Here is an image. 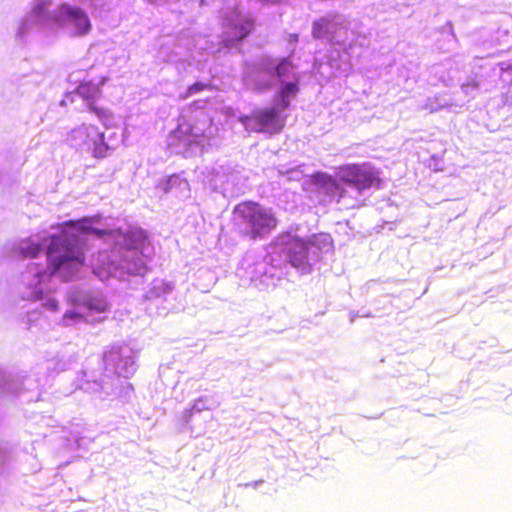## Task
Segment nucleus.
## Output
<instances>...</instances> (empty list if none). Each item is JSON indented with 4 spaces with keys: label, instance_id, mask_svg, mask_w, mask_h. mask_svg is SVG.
Returning a JSON list of instances; mask_svg holds the SVG:
<instances>
[{
    "label": "nucleus",
    "instance_id": "obj_1",
    "mask_svg": "<svg viewBox=\"0 0 512 512\" xmlns=\"http://www.w3.org/2000/svg\"><path fill=\"white\" fill-rule=\"evenodd\" d=\"M235 220L245 226L243 232L252 240L264 238L278 226V219L272 210L257 201L245 200L233 209Z\"/></svg>",
    "mask_w": 512,
    "mask_h": 512
},
{
    "label": "nucleus",
    "instance_id": "obj_2",
    "mask_svg": "<svg viewBox=\"0 0 512 512\" xmlns=\"http://www.w3.org/2000/svg\"><path fill=\"white\" fill-rule=\"evenodd\" d=\"M379 171L369 162L343 164L336 168L335 176L319 174L322 182L339 189V182L358 192L380 189L383 181Z\"/></svg>",
    "mask_w": 512,
    "mask_h": 512
},
{
    "label": "nucleus",
    "instance_id": "obj_3",
    "mask_svg": "<svg viewBox=\"0 0 512 512\" xmlns=\"http://www.w3.org/2000/svg\"><path fill=\"white\" fill-rule=\"evenodd\" d=\"M239 121L249 132L254 133H280L286 122V117L274 107H268L253 112L251 115L239 117Z\"/></svg>",
    "mask_w": 512,
    "mask_h": 512
},
{
    "label": "nucleus",
    "instance_id": "obj_4",
    "mask_svg": "<svg viewBox=\"0 0 512 512\" xmlns=\"http://www.w3.org/2000/svg\"><path fill=\"white\" fill-rule=\"evenodd\" d=\"M47 255L53 266L51 272H56L67 262H84V253L77 245L71 244L67 239L58 236H51V241L47 249Z\"/></svg>",
    "mask_w": 512,
    "mask_h": 512
},
{
    "label": "nucleus",
    "instance_id": "obj_5",
    "mask_svg": "<svg viewBox=\"0 0 512 512\" xmlns=\"http://www.w3.org/2000/svg\"><path fill=\"white\" fill-rule=\"evenodd\" d=\"M54 21L60 25L72 21L79 36L86 35L92 28L89 17L82 8L67 4L58 7L54 14Z\"/></svg>",
    "mask_w": 512,
    "mask_h": 512
},
{
    "label": "nucleus",
    "instance_id": "obj_6",
    "mask_svg": "<svg viewBox=\"0 0 512 512\" xmlns=\"http://www.w3.org/2000/svg\"><path fill=\"white\" fill-rule=\"evenodd\" d=\"M316 238V235H313L309 241L293 238L287 243L286 255L292 266L300 268L308 264L309 245L315 244Z\"/></svg>",
    "mask_w": 512,
    "mask_h": 512
},
{
    "label": "nucleus",
    "instance_id": "obj_7",
    "mask_svg": "<svg viewBox=\"0 0 512 512\" xmlns=\"http://www.w3.org/2000/svg\"><path fill=\"white\" fill-rule=\"evenodd\" d=\"M75 93L87 102L90 110L98 117L105 118L109 116L108 109L95 105V101L99 99L102 94L99 84H95L92 81H82L77 86Z\"/></svg>",
    "mask_w": 512,
    "mask_h": 512
},
{
    "label": "nucleus",
    "instance_id": "obj_8",
    "mask_svg": "<svg viewBox=\"0 0 512 512\" xmlns=\"http://www.w3.org/2000/svg\"><path fill=\"white\" fill-rule=\"evenodd\" d=\"M100 137L101 132L97 128L91 126H81L69 132L67 140L73 147H86L88 149L91 146V141L93 139H99Z\"/></svg>",
    "mask_w": 512,
    "mask_h": 512
},
{
    "label": "nucleus",
    "instance_id": "obj_9",
    "mask_svg": "<svg viewBox=\"0 0 512 512\" xmlns=\"http://www.w3.org/2000/svg\"><path fill=\"white\" fill-rule=\"evenodd\" d=\"M124 244L127 249L143 247L147 241V234L143 229L135 228L123 233Z\"/></svg>",
    "mask_w": 512,
    "mask_h": 512
},
{
    "label": "nucleus",
    "instance_id": "obj_10",
    "mask_svg": "<svg viewBox=\"0 0 512 512\" xmlns=\"http://www.w3.org/2000/svg\"><path fill=\"white\" fill-rule=\"evenodd\" d=\"M299 92V78L293 79L292 82H284L280 89V97L282 108L287 109L290 106V96H295Z\"/></svg>",
    "mask_w": 512,
    "mask_h": 512
},
{
    "label": "nucleus",
    "instance_id": "obj_11",
    "mask_svg": "<svg viewBox=\"0 0 512 512\" xmlns=\"http://www.w3.org/2000/svg\"><path fill=\"white\" fill-rule=\"evenodd\" d=\"M276 76L281 83H284L286 79H296L298 76L294 72L293 64L284 59L276 67Z\"/></svg>",
    "mask_w": 512,
    "mask_h": 512
},
{
    "label": "nucleus",
    "instance_id": "obj_12",
    "mask_svg": "<svg viewBox=\"0 0 512 512\" xmlns=\"http://www.w3.org/2000/svg\"><path fill=\"white\" fill-rule=\"evenodd\" d=\"M330 33V21L327 18H320L313 23L312 35L314 38L321 39Z\"/></svg>",
    "mask_w": 512,
    "mask_h": 512
},
{
    "label": "nucleus",
    "instance_id": "obj_13",
    "mask_svg": "<svg viewBox=\"0 0 512 512\" xmlns=\"http://www.w3.org/2000/svg\"><path fill=\"white\" fill-rule=\"evenodd\" d=\"M88 150L93 154L96 158H103L107 155L109 147L104 142V134L101 132V137L99 139H93L91 141V146Z\"/></svg>",
    "mask_w": 512,
    "mask_h": 512
},
{
    "label": "nucleus",
    "instance_id": "obj_14",
    "mask_svg": "<svg viewBox=\"0 0 512 512\" xmlns=\"http://www.w3.org/2000/svg\"><path fill=\"white\" fill-rule=\"evenodd\" d=\"M210 88H211L210 84L203 83V82H195L187 88L184 98H187L189 96H192L196 93L202 92V91L210 89Z\"/></svg>",
    "mask_w": 512,
    "mask_h": 512
},
{
    "label": "nucleus",
    "instance_id": "obj_15",
    "mask_svg": "<svg viewBox=\"0 0 512 512\" xmlns=\"http://www.w3.org/2000/svg\"><path fill=\"white\" fill-rule=\"evenodd\" d=\"M41 250L40 245L38 244H32L27 247H22V253L25 257L29 258H35L38 256L39 252Z\"/></svg>",
    "mask_w": 512,
    "mask_h": 512
},
{
    "label": "nucleus",
    "instance_id": "obj_16",
    "mask_svg": "<svg viewBox=\"0 0 512 512\" xmlns=\"http://www.w3.org/2000/svg\"><path fill=\"white\" fill-rule=\"evenodd\" d=\"M254 23L252 20H248L245 22L244 25L240 27V36L239 39L245 38L247 35L250 34V32L253 30Z\"/></svg>",
    "mask_w": 512,
    "mask_h": 512
},
{
    "label": "nucleus",
    "instance_id": "obj_17",
    "mask_svg": "<svg viewBox=\"0 0 512 512\" xmlns=\"http://www.w3.org/2000/svg\"><path fill=\"white\" fill-rule=\"evenodd\" d=\"M90 231L97 236H111L112 232L109 230H100L96 228H91Z\"/></svg>",
    "mask_w": 512,
    "mask_h": 512
},
{
    "label": "nucleus",
    "instance_id": "obj_18",
    "mask_svg": "<svg viewBox=\"0 0 512 512\" xmlns=\"http://www.w3.org/2000/svg\"><path fill=\"white\" fill-rule=\"evenodd\" d=\"M47 305L53 309V310H57L58 309V303L55 301V300H50L47 302Z\"/></svg>",
    "mask_w": 512,
    "mask_h": 512
},
{
    "label": "nucleus",
    "instance_id": "obj_19",
    "mask_svg": "<svg viewBox=\"0 0 512 512\" xmlns=\"http://www.w3.org/2000/svg\"><path fill=\"white\" fill-rule=\"evenodd\" d=\"M345 193H346V191L344 189H340L338 201H340L342 198H344Z\"/></svg>",
    "mask_w": 512,
    "mask_h": 512
},
{
    "label": "nucleus",
    "instance_id": "obj_20",
    "mask_svg": "<svg viewBox=\"0 0 512 512\" xmlns=\"http://www.w3.org/2000/svg\"><path fill=\"white\" fill-rule=\"evenodd\" d=\"M66 316H69V317H76L77 315L75 313H66Z\"/></svg>",
    "mask_w": 512,
    "mask_h": 512
},
{
    "label": "nucleus",
    "instance_id": "obj_21",
    "mask_svg": "<svg viewBox=\"0 0 512 512\" xmlns=\"http://www.w3.org/2000/svg\"><path fill=\"white\" fill-rule=\"evenodd\" d=\"M105 310H106L105 305L102 308H99V311H105Z\"/></svg>",
    "mask_w": 512,
    "mask_h": 512
}]
</instances>
